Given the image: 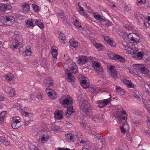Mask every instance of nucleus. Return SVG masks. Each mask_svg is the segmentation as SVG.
Instances as JSON below:
<instances>
[{
	"label": "nucleus",
	"mask_w": 150,
	"mask_h": 150,
	"mask_svg": "<svg viewBox=\"0 0 150 150\" xmlns=\"http://www.w3.org/2000/svg\"><path fill=\"white\" fill-rule=\"evenodd\" d=\"M59 102L63 107L67 108V111L66 112V115L67 118L69 117L73 112V107H71L73 103L72 98L68 95H63L61 97Z\"/></svg>",
	"instance_id": "f257e3e1"
},
{
	"label": "nucleus",
	"mask_w": 150,
	"mask_h": 150,
	"mask_svg": "<svg viewBox=\"0 0 150 150\" xmlns=\"http://www.w3.org/2000/svg\"><path fill=\"white\" fill-rule=\"evenodd\" d=\"M77 99L81 104V109L85 113L87 116L91 117L92 115L91 108L88 101L84 98V95L80 93Z\"/></svg>",
	"instance_id": "f03ea898"
},
{
	"label": "nucleus",
	"mask_w": 150,
	"mask_h": 150,
	"mask_svg": "<svg viewBox=\"0 0 150 150\" xmlns=\"http://www.w3.org/2000/svg\"><path fill=\"white\" fill-rule=\"evenodd\" d=\"M10 41V47L13 50H15L18 48L21 49L20 52L22 50V39L21 36L18 34H15L12 37Z\"/></svg>",
	"instance_id": "7ed1b4c3"
},
{
	"label": "nucleus",
	"mask_w": 150,
	"mask_h": 150,
	"mask_svg": "<svg viewBox=\"0 0 150 150\" xmlns=\"http://www.w3.org/2000/svg\"><path fill=\"white\" fill-rule=\"evenodd\" d=\"M77 68L76 64L72 62L71 64L70 67L65 70V73L66 74L65 78L67 81L71 82H73L75 81V79L72 75L71 72L74 74L77 73L78 71Z\"/></svg>",
	"instance_id": "20e7f679"
},
{
	"label": "nucleus",
	"mask_w": 150,
	"mask_h": 150,
	"mask_svg": "<svg viewBox=\"0 0 150 150\" xmlns=\"http://www.w3.org/2000/svg\"><path fill=\"white\" fill-rule=\"evenodd\" d=\"M43 128L42 129L41 133L39 134V138L38 140L41 143H45L49 139L50 129H47L44 125H42Z\"/></svg>",
	"instance_id": "39448f33"
},
{
	"label": "nucleus",
	"mask_w": 150,
	"mask_h": 150,
	"mask_svg": "<svg viewBox=\"0 0 150 150\" xmlns=\"http://www.w3.org/2000/svg\"><path fill=\"white\" fill-rule=\"evenodd\" d=\"M93 60L92 57H87L85 56H79L77 60V63L80 66L83 65L87 63V67L90 66V62Z\"/></svg>",
	"instance_id": "423d86ee"
},
{
	"label": "nucleus",
	"mask_w": 150,
	"mask_h": 150,
	"mask_svg": "<svg viewBox=\"0 0 150 150\" xmlns=\"http://www.w3.org/2000/svg\"><path fill=\"white\" fill-rule=\"evenodd\" d=\"M15 21V18L11 16H4L1 19V22L3 24L7 25H11Z\"/></svg>",
	"instance_id": "0eeeda50"
},
{
	"label": "nucleus",
	"mask_w": 150,
	"mask_h": 150,
	"mask_svg": "<svg viewBox=\"0 0 150 150\" xmlns=\"http://www.w3.org/2000/svg\"><path fill=\"white\" fill-rule=\"evenodd\" d=\"M78 78L82 86L84 88H87L90 86V83L88 79L84 76L79 75Z\"/></svg>",
	"instance_id": "6e6552de"
},
{
	"label": "nucleus",
	"mask_w": 150,
	"mask_h": 150,
	"mask_svg": "<svg viewBox=\"0 0 150 150\" xmlns=\"http://www.w3.org/2000/svg\"><path fill=\"white\" fill-rule=\"evenodd\" d=\"M133 68L142 74H146L148 72V69L145 68L143 64H136L133 65Z\"/></svg>",
	"instance_id": "1a4fd4ad"
},
{
	"label": "nucleus",
	"mask_w": 150,
	"mask_h": 150,
	"mask_svg": "<svg viewBox=\"0 0 150 150\" xmlns=\"http://www.w3.org/2000/svg\"><path fill=\"white\" fill-rule=\"evenodd\" d=\"M109 95L110 97L109 98L101 100L98 102L97 103L99 108H103L111 103L112 100L111 94H109Z\"/></svg>",
	"instance_id": "9d476101"
},
{
	"label": "nucleus",
	"mask_w": 150,
	"mask_h": 150,
	"mask_svg": "<svg viewBox=\"0 0 150 150\" xmlns=\"http://www.w3.org/2000/svg\"><path fill=\"white\" fill-rule=\"evenodd\" d=\"M13 123L11 124V127L13 129H16L19 127L21 125L20 122L21 120L18 116H15L12 118Z\"/></svg>",
	"instance_id": "9b49d317"
},
{
	"label": "nucleus",
	"mask_w": 150,
	"mask_h": 150,
	"mask_svg": "<svg viewBox=\"0 0 150 150\" xmlns=\"http://www.w3.org/2000/svg\"><path fill=\"white\" fill-rule=\"evenodd\" d=\"M45 91L49 97L52 99H54L57 97L56 92L54 90L51 89L49 88H47Z\"/></svg>",
	"instance_id": "f8f14e48"
},
{
	"label": "nucleus",
	"mask_w": 150,
	"mask_h": 150,
	"mask_svg": "<svg viewBox=\"0 0 150 150\" xmlns=\"http://www.w3.org/2000/svg\"><path fill=\"white\" fill-rule=\"evenodd\" d=\"M35 19L29 18L25 22V26L26 28H33L35 26Z\"/></svg>",
	"instance_id": "ddd939ff"
},
{
	"label": "nucleus",
	"mask_w": 150,
	"mask_h": 150,
	"mask_svg": "<svg viewBox=\"0 0 150 150\" xmlns=\"http://www.w3.org/2000/svg\"><path fill=\"white\" fill-rule=\"evenodd\" d=\"M92 65L93 67L96 70L97 72H102L103 71L102 67L100 66L99 63L97 61H93Z\"/></svg>",
	"instance_id": "4468645a"
},
{
	"label": "nucleus",
	"mask_w": 150,
	"mask_h": 150,
	"mask_svg": "<svg viewBox=\"0 0 150 150\" xmlns=\"http://www.w3.org/2000/svg\"><path fill=\"white\" fill-rule=\"evenodd\" d=\"M144 53L143 51H139L137 52V50H136L132 57L137 59L141 60L143 57Z\"/></svg>",
	"instance_id": "2eb2a0df"
},
{
	"label": "nucleus",
	"mask_w": 150,
	"mask_h": 150,
	"mask_svg": "<svg viewBox=\"0 0 150 150\" xmlns=\"http://www.w3.org/2000/svg\"><path fill=\"white\" fill-rule=\"evenodd\" d=\"M109 73L111 76L114 78H118L117 72L116 71L115 67L111 65L110 66Z\"/></svg>",
	"instance_id": "dca6fc26"
},
{
	"label": "nucleus",
	"mask_w": 150,
	"mask_h": 150,
	"mask_svg": "<svg viewBox=\"0 0 150 150\" xmlns=\"http://www.w3.org/2000/svg\"><path fill=\"white\" fill-rule=\"evenodd\" d=\"M21 114L23 116L32 117L33 116L32 114L30 113L29 108H25L20 110Z\"/></svg>",
	"instance_id": "f3484780"
},
{
	"label": "nucleus",
	"mask_w": 150,
	"mask_h": 150,
	"mask_svg": "<svg viewBox=\"0 0 150 150\" xmlns=\"http://www.w3.org/2000/svg\"><path fill=\"white\" fill-rule=\"evenodd\" d=\"M55 119L57 120H60L63 117V112L62 110L56 111L54 114Z\"/></svg>",
	"instance_id": "a211bd4d"
},
{
	"label": "nucleus",
	"mask_w": 150,
	"mask_h": 150,
	"mask_svg": "<svg viewBox=\"0 0 150 150\" xmlns=\"http://www.w3.org/2000/svg\"><path fill=\"white\" fill-rule=\"evenodd\" d=\"M78 6L79 7L77 9L78 11L79 12L80 14L84 16L86 18H89V17L88 15L87 14V13L84 11V10L83 8L79 4H78Z\"/></svg>",
	"instance_id": "6ab92c4d"
},
{
	"label": "nucleus",
	"mask_w": 150,
	"mask_h": 150,
	"mask_svg": "<svg viewBox=\"0 0 150 150\" xmlns=\"http://www.w3.org/2000/svg\"><path fill=\"white\" fill-rule=\"evenodd\" d=\"M122 46L124 49L126 50L127 53L130 54L132 55V56H133L136 50V49H133L125 45H123Z\"/></svg>",
	"instance_id": "aec40b11"
},
{
	"label": "nucleus",
	"mask_w": 150,
	"mask_h": 150,
	"mask_svg": "<svg viewBox=\"0 0 150 150\" xmlns=\"http://www.w3.org/2000/svg\"><path fill=\"white\" fill-rule=\"evenodd\" d=\"M9 5H7L6 4H1L0 6V16L3 14L6 10L9 9Z\"/></svg>",
	"instance_id": "412c9836"
},
{
	"label": "nucleus",
	"mask_w": 150,
	"mask_h": 150,
	"mask_svg": "<svg viewBox=\"0 0 150 150\" xmlns=\"http://www.w3.org/2000/svg\"><path fill=\"white\" fill-rule=\"evenodd\" d=\"M52 79L50 77H47L44 80V83L46 87H50L53 85Z\"/></svg>",
	"instance_id": "4be33fe9"
},
{
	"label": "nucleus",
	"mask_w": 150,
	"mask_h": 150,
	"mask_svg": "<svg viewBox=\"0 0 150 150\" xmlns=\"http://www.w3.org/2000/svg\"><path fill=\"white\" fill-rule=\"evenodd\" d=\"M45 126V128H46L47 129L48 128L50 129V130L51 129L52 130L54 131L57 132V131L59 130V127L58 126L54 125H52L51 127L50 128V125H48L47 124H43Z\"/></svg>",
	"instance_id": "5701e85b"
},
{
	"label": "nucleus",
	"mask_w": 150,
	"mask_h": 150,
	"mask_svg": "<svg viewBox=\"0 0 150 150\" xmlns=\"http://www.w3.org/2000/svg\"><path fill=\"white\" fill-rule=\"evenodd\" d=\"M21 7L24 13H27L30 10V6L27 3H24L21 5Z\"/></svg>",
	"instance_id": "b1692460"
},
{
	"label": "nucleus",
	"mask_w": 150,
	"mask_h": 150,
	"mask_svg": "<svg viewBox=\"0 0 150 150\" xmlns=\"http://www.w3.org/2000/svg\"><path fill=\"white\" fill-rule=\"evenodd\" d=\"M93 15L94 18L99 21L100 23H102L103 21H104V18L98 12H95L93 13Z\"/></svg>",
	"instance_id": "393cba45"
},
{
	"label": "nucleus",
	"mask_w": 150,
	"mask_h": 150,
	"mask_svg": "<svg viewBox=\"0 0 150 150\" xmlns=\"http://www.w3.org/2000/svg\"><path fill=\"white\" fill-rule=\"evenodd\" d=\"M57 49V47L54 46H52L51 47V53L52 57L54 58L55 59H57V56L58 52Z\"/></svg>",
	"instance_id": "a878e982"
},
{
	"label": "nucleus",
	"mask_w": 150,
	"mask_h": 150,
	"mask_svg": "<svg viewBox=\"0 0 150 150\" xmlns=\"http://www.w3.org/2000/svg\"><path fill=\"white\" fill-rule=\"evenodd\" d=\"M92 43L93 46L99 51L102 50L104 49L103 45L100 43H97L94 41H93Z\"/></svg>",
	"instance_id": "bb28decb"
},
{
	"label": "nucleus",
	"mask_w": 150,
	"mask_h": 150,
	"mask_svg": "<svg viewBox=\"0 0 150 150\" xmlns=\"http://www.w3.org/2000/svg\"><path fill=\"white\" fill-rule=\"evenodd\" d=\"M74 135L70 133H68L65 134V139L68 142L72 141L74 138Z\"/></svg>",
	"instance_id": "cd10ccee"
},
{
	"label": "nucleus",
	"mask_w": 150,
	"mask_h": 150,
	"mask_svg": "<svg viewBox=\"0 0 150 150\" xmlns=\"http://www.w3.org/2000/svg\"><path fill=\"white\" fill-rule=\"evenodd\" d=\"M59 38L60 41L63 44L66 43L67 41L65 38L64 34L62 33H60L59 34Z\"/></svg>",
	"instance_id": "c85d7f7f"
},
{
	"label": "nucleus",
	"mask_w": 150,
	"mask_h": 150,
	"mask_svg": "<svg viewBox=\"0 0 150 150\" xmlns=\"http://www.w3.org/2000/svg\"><path fill=\"white\" fill-rule=\"evenodd\" d=\"M122 81L128 88H133L134 87V85L132 84L131 81H129L126 79H124L122 80Z\"/></svg>",
	"instance_id": "c756f323"
},
{
	"label": "nucleus",
	"mask_w": 150,
	"mask_h": 150,
	"mask_svg": "<svg viewBox=\"0 0 150 150\" xmlns=\"http://www.w3.org/2000/svg\"><path fill=\"white\" fill-rule=\"evenodd\" d=\"M7 94L8 96L10 97H13L15 95V90L11 88H8L7 90Z\"/></svg>",
	"instance_id": "7c9ffc66"
},
{
	"label": "nucleus",
	"mask_w": 150,
	"mask_h": 150,
	"mask_svg": "<svg viewBox=\"0 0 150 150\" xmlns=\"http://www.w3.org/2000/svg\"><path fill=\"white\" fill-rule=\"evenodd\" d=\"M35 24L36 25L38 26L40 28L43 29L44 28V25L43 23H42L40 20L35 19Z\"/></svg>",
	"instance_id": "2f4dec72"
},
{
	"label": "nucleus",
	"mask_w": 150,
	"mask_h": 150,
	"mask_svg": "<svg viewBox=\"0 0 150 150\" xmlns=\"http://www.w3.org/2000/svg\"><path fill=\"white\" fill-rule=\"evenodd\" d=\"M69 42L71 45L74 48H76L78 46V41L75 40L73 38L71 39Z\"/></svg>",
	"instance_id": "473e14b6"
},
{
	"label": "nucleus",
	"mask_w": 150,
	"mask_h": 150,
	"mask_svg": "<svg viewBox=\"0 0 150 150\" xmlns=\"http://www.w3.org/2000/svg\"><path fill=\"white\" fill-rule=\"evenodd\" d=\"M116 89L119 94L121 96L125 95V91L119 86H117L116 87Z\"/></svg>",
	"instance_id": "72a5a7b5"
},
{
	"label": "nucleus",
	"mask_w": 150,
	"mask_h": 150,
	"mask_svg": "<svg viewBox=\"0 0 150 150\" xmlns=\"http://www.w3.org/2000/svg\"><path fill=\"white\" fill-rule=\"evenodd\" d=\"M129 128V126L127 124H124L122 126L120 127L121 131L123 133H125L126 131V130H128Z\"/></svg>",
	"instance_id": "f704fd0d"
},
{
	"label": "nucleus",
	"mask_w": 150,
	"mask_h": 150,
	"mask_svg": "<svg viewBox=\"0 0 150 150\" xmlns=\"http://www.w3.org/2000/svg\"><path fill=\"white\" fill-rule=\"evenodd\" d=\"M144 94H145L143 95L142 94L141 95V96L142 97V101L143 103L145 105V106L146 107L148 106V103L149 101V99L148 98H146V96H144Z\"/></svg>",
	"instance_id": "c9c22d12"
},
{
	"label": "nucleus",
	"mask_w": 150,
	"mask_h": 150,
	"mask_svg": "<svg viewBox=\"0 0 150 150\" xmlns=\"http://www.w3.org/2000/svg\"><path fill=\"white\" fill-rule=\"evenodd\" d=\"M80 123L83 126L85 127V128L86 129L88 130V133L96 135V133L95 132L94 133L93 132L91 129L90 127H89L88 126H87L86 125V124L85 122H81Z\"/></svg>",
	"instance_id": "e433bc0d"
},
{
	"label": "nucleus",
	"mask_w": 150,
	"mask_h": 150,
	"mask_svg": "<svg viewBox=\"0 0 150 150\" xmlns=\"http://www.w3.org/2000/svg\"><path fill=\"white\" fill-rule=\"evenodd\" d=\"M114 60H118L122 62H124L125 60V59L124 57L117 54H115Z\"/></svg>",
	"instance_id": "4c0bfd02"
},
{
	"label": "nucleus",
	"mask_w": 150,
	"mask_h": 150,
	"mask_svg": "<svg viewBox=\"0 0 150 150\" xmlns=\"http://www.w3.org/2000/svg\"><path fill=\"white\" fill-rule=\"evenodd\" d=\"M28 146L30 150H38V149L35 143L30 144Z\"/></svg>",
	"instance_id": "58836bf2"
},
{
	"label": "nucleus",
	"mask_w": 150,
	"mask_h": 150,
	"mask_svg": "<svg viewBox=\"0 0 150 150\" xmlns=\"http://www.w3.org/2000/svg\"><path fill=\"white\" fill-rule=\"evenodd\" d=\"M4 77L6 80L8 81H10L12 80L13 76V74H12L8 73L4 76Z\"/></svg>",
	"instance_id": "ea45409f"
},
{
	"label": "nucleus",
	"mask_w": 150,
	"mask_h": 150,
	"mask_svg": "<svg viewBox=\"0 0 150 150\" xmlns=\"http://www.w3.org/2000/svg\"><path fill=\"white\" fill-rule=\"evenodd\" d=\"M25 53L26 56H31L32 54L31 47H30L28 49H26L25 51Z\"/></svg>",
	"instance_id": "a19ab883"
},
{
	"label": "nucleus",
	"mask_w": 150,
	"mask_h": 150,
	"mask_svg": "<svg viewBox=\"0 0 150 150\" xmlns=\"http://www.w3.org/2000/svg\"><path fill=\"white\" fill-rule=\"evenodd\" d=\"M90 90L92 92L97 93L99 92V90L96 88V87L95 85L92 86L90 87Z\"/></svg>",
	"instance_id": "79ce46f5"
},
{
	"label": "nucleus",
	"mask_w": 150,
	"mask_h": 150,
	"mask_svg": "<svg viewBox=\"0 0 150 150\" xmlns=\"http://www.w3.org/2000/svg\"><path fill=\"white\" fill-rule=\"evenodd\" d=\"M124 26L127 30H131L132 28L131 23L129 22H127L124 25Z\"/></svg>",
	"instance_id": "37998d69"
},
{
	"label": "nucleus",
	"mask_w": 150,
	"mask_h": 150,
	"mask_svg": "<svg viewBox=\"0 0 150 150\" xmlns=\"http://www.w3.org/2000/svg\"><path fill=\"white\" fill-rule=\"evenodd\" d=\"M104 21H103L102 23H103L104 24L108 26H109L112 25V23L110 21L105 18H104Z\"/></svg>",
	"instance_id": "c03bdc74"
},
{
	"label": "nucleus",
	"mask_w": 150,
	"mask_h": 150,
	"mask_svg": "<svg viewBox=\"0 0 150 150\" xmlns=\"http://www.w3.org/2000/svg\"><path fill=\"white\" fill-rule=\"evenodd\" d=\"M44 63H42L41 65L45 68H47L48 69L49 68L50 65L47 62L46 60H44Z\"/></svg>",
	"instance_id": "a18cd8bd"
},
{
	"label": "nucleus",
	"mask_w": 150,
	"mask_h": 150,
	"mask_svg": "<svg viewBox=\"0 0 150 150\" xmlns=\"http://www.w3.org/2000/svg\"><path fill=\"white\" fill-rule=\"evenodd\" d=\"M123 9L125 12H129L131 10L130 6L127 5H125L124 6Z\"/></svg>",
	"instance_id": "49530a36"
},
{
	"label": "nucleus",
	"mask_w": 150,
	"mask_h": 150,
	"mask_svg": "<svg viewBox=\"0 0 150 150\" xmlns=\"http://www.w3.org/2000/svg\"><path fill=\"white\" fill-rule=\"evenodd\" d=\"M83 150H97V149L95 148L94 149L92 148H89L88 145H86L85 146L83 147Z\"/></svg>",
	"instance_id": "de8ad7c7"
},
{
	"label": "nucleus",
	"mask_w": 150,
	"mask_h": 150,
	"mask_svg": "<svg viewBox=\"0 0 150 150\" xmlns=\"http://www.w3.org/2000/svg\"><path fill=\"white\" fill-rule=\"evenodd\" d=\"M108 55L109 57L111 59H114L115 54L111 52H109L108 53Z\"/></svg>",
	"instance_id": "09e8293b"
},
{
	"label": "nucleus",
	"mask_w": 150,
	"mask_h": 150,
	"mask_svg": "<svg viewBox=\"0 0 150 150\" xmlns=\"http://www.w3.org/2000/svg\"><path fill=\"white\" fill-rule=\"evenodd\" d=\"M108 43L109 44L110 46H111L113 47H116V44L115 42H113L111 40H110L109 41H108Z\"/></svg>",
	"instance_id": "8fccbe9b"
},
{
	"label": "nucleus",
	"mask_w": 150,
	"mask_h": 150,
	"mask_svg": "<svg viewBox=\"0 0 150 150\" xmlns=\"http://www.w3.org/2000/svg\"><path fill=\"white\" fill-rule=\"evenodd\" d=\"M130 40L136 44H138L139 42V40L136 38H135L134 36V38H132Z\"/></svg>",
	"instance_id": "3c124183"
},
{
	"label": "nucleus",
	"mask_w": 150,
	"mask_h": 150,
	"mask_svg": "<svg viewBox=\"0 0 150 150\" xmlns=\"http://www.w3.org/2000/svg\"><path fill=\"white\" fill-rule=\"evenodd\" d=\"M30 99L32 100H34L35 98V96H36V93L32 92L30 94Z\"/></svg>",
	"instance_id": "603ef678"
},
{
	"label": "nucleus",
	"mask_w": 150,
	"mask_h": 150,
	"mask_svg": "<svg viewBox=\"0 0 150 150\" xmlns=\"http://www.w3.org/2000/svg\"><path fill=\"white\" fill-rule=\"evenodd\" d=\"M32 7L35 11L38 12L39 11L38 7L36 5L33 4L32 5Z\"/></svg>",
	"instance_id": "864d4df0"
},
{
	"label": "nucleus",
	"mask_w": 150,
	"mask_h": 150,
	"mask_svg": "<svg viewBox=\"0 0 150 150\" xmlns=\"http://www.w3.org/2000/svg\"><path fill=\"white\" fill-rule=\"evenodd\" d=\"M135 34L133 33H130L127 35V37L129 39L131 40L132 38H134V36L136 35Z\"/></svg>",
	"instance_id": "5fc2aeb1"
},
{
	"label": "nucleus",
	"mask_w": 150,
	"mask_h": 150,
	"mask_svg": "<svg viewBox=\"0 0 150 150\" xmlns=\"http://www.w3.org/2000/svg\"><path fill=\"white\" fill-rule=\"evenodd\" d=\"M74 25L75 26L78 28H81V26L79 23V22L77 20L75 21L74 23Z\"/></svg>",
	"instance_id": "6e6d98bb"
},
{
	"label": "nucleus",
	"mask_w": 150,
	"mask_h": 150,
	"mask_svg": "<svg viewBox=\"0 0 150 150\" xmlns=\"http://www.w3.org/2000/svg\"><path fill=\"white\" fill-rule=\"evenodd\" d=\"M127 69L129 71V73H130L133 76H137V74H135L134 72L133 71H132V69L131 68H128Z\"/></svg>",
	"instance_id": "4d7b16f0"
},
{
	"label": "nucleus",
	"mask_w": 150,
	"mask_h": 150,
	"mask_svg": "<svg viewBox=\"0 0 150 150\" xmlns=\"http://www.w3.org/2000/svg\"><path fill=\"white\" fill-rule=\"evenodd\" d=\"M6 114V111H3L0 113V117L4 118Z\"/></svg>",
	"instance_id": "13d9d810"
},
{
	"label": "nucleus",
	"mask_w": 150,
	"mask_h": 150,
	"mask_svg": "<svg viewBox=\"0 0 150 150\" xmlns=\"http://www.w3.org/2000/svg\"><path fill=\"white\" fill-rule=\"evenodd\" d=\"M138 2L140 4H145L146 3L145 0H137Z\"/></svg>",
	"instance_id": "bf43d9fd"
},
{
	"label": "nucleus",
	"mask_w": 150,
	"mask_h": 150,
	"mask_svg": "<svg viewBox=\"0 0 150 150\" xmlns=\"http://www.w3.org/2000/svg\"><path fill=\"white\" fill-rule=\"evenodd\" d=\"M64 15V13L62 11H61V13H59L57 14V16L58 17H60L61 18H63Z\"/></svg>",
	"instance_id": "052dcab7"
},
{
	"label": "nucleus",
	"mask_w": 150,
	"mask_h": 150,
	"mask_svg": "<svg viewBox=\"0 0 150 150\" xmlns=\"http://www.w3.org/2000/svg\"><path fill=\"white\" fill-rule=\"evenodd\" d=\"M104 40L107 43L108 42V41L110 40V39H109L108 37V36H105L103 37Z\"/></svg>",
	"instance_id": "680f3d73"
},
{
	"label": "nucleus",
	"mask_w": 150,
	"mask_h": 150,
	"mask_svg": "<svg viewBox=\"0 0 150 150\" xmlns=\"http://www.w3.org/2000/svg\"><path fill=\"white\" fill-rule=\"evenodd\" d=\"M6 138L4 137H2L0 138V141L3 143L6 141Z\"/></svg>",
	"instance_id": "e2e57ef3"
},
{
	"label": "nucleus",
	"mask_w": 150,
	"mask_h": 150,
	"mask_svg": "<svg viewBox=\"0 0 150 150\" xmlns=\"http://www.w3.org/2000/svg\"><path fill=\"white\" fill-rule=\"evenodd\" d=\"M121 113L123 115H126V112L125 110L122 108H121Z\"/></svg>",
	"instance_id": "0e129e2a"
},
{
	"label": "nucleus",
	"mask_w": 150,
	"mask_h": 150,
	"mask_svg": "<svg viewBox=\"0 0 150 150\" xmlns=\"http://www.w3.org/2000/svg\"><path fill=\"white\" fill-rule=\"evenodd\" d=\"M43 97L42 95L40 93L37 96V98L40 100H41Z\"/></svg>",
	"instance_id": "69168bd1"
},
{
	"label": "nucleus",
	"mask_w": 150,
	"mask_h": 150,
	"mask_svg": "<svg viewBox=\"0 0 150 150\" xmlns=\"http://www.w3.org/2000/svg\"><path fill=\"white\" fill-rule=\"evenodd\" d=\"M127 139L128 140L130 141H132V137L130 135L128 134L127 136Z\"/></svg>",
	"instance_id": "338daca9"
},
{
	"label": "nucleus",
	"mask_w": 150,
	"mask_h": 150,
	"mask_svg": "<svg viewBox=\"0 0 150 150\" xmlns=\"http://www.w3.org/2000/svg\"><path fill=\"white\" fill-rule=\"evenodd\" d=\"M143 94L144 95V96H146H146H147V94H148L149 96H150V93H149V90H148V89H147L146 90V92L143 93V94Z\"/></svg>",
	"instance_id": "774afa93"
}]
</instances>
